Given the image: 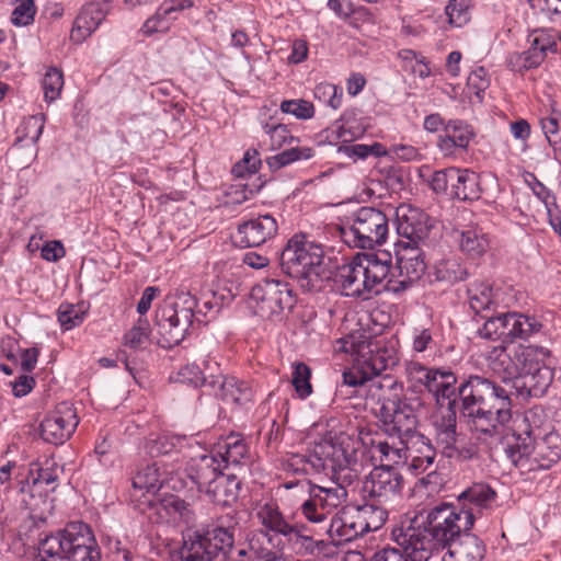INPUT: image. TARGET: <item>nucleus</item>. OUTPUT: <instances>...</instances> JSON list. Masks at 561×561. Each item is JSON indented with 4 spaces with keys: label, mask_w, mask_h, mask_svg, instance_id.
Wrapping results in <instances>:
<instances>
[{
    "label": "nucleus",
    "mask_w": 561,
    "mask_h": 561,
    "mask_svg": "<svg viewBox=\"0 0 561 561\" xmlns=\"http://www.w3.org/2000/svg\"><path fill=\"white\" fill-rule=\"evenodd\" d=\"M284 538L289 543H293L294 546L299 545L307 551H312L316 543L311 535L305 534L304 527H299L296 525H291L290 533L286 534Z\"/></svg>",
    "instance_id": "nucleus-63"
},
{
    "label": "nucleus",
    "mask_w": 561,
    "mask_h": 561,
    "mask_svg": "<svg viewBox=\"0 0 561 561\" xmlns=\"http://www.w3.org/2000/svg\"><path fill=\"white\" fill-rule=\"evenodd\" d=\"M213 308L209 300L198 306L197 299L184 288L168 295L156 310L154 323L160 335V345L170 348L180 344L193 323L195 312L206 316Z\"/></svg>",
    "instance_id": "nucleus-6"
},
{
    "label": "nucleus",
    "mask_w": 561,
    "mask_h": 561,
    "mask_svg": "<svg viewBox=\"0 0 561 561\" xmlns=\"http://www.w3.org/2000/svg\"><path fill=\"white\" fill-rule=\"evenodd\" d=\"M216 463V456L192 459L188 477L215 504L231 506L238 500L240 481L234 472L226 474Z\"/></svg>",
    "instance_id": "nucleus-10"
},
{
    "label": "nucleus",
    "mask_w": 561,
    "mask_h": 561,
    "mask_svg": "<svg viewBox=\"0 0 561 561\" xmlns=\"http://www.w3.org/2000/svg\"><path fill=\"white\" fill-rule=\"evenodd\" d=\"M174 380L182 383H188L194 387L204 386L206 383L209 385L210 381L205 376L204 371L195 364H186L182 366Z\"/></svg>",
    "instance_id": "nucleus-53"
},
{
    "label": "nucleus",
    "mask_w": 561,
    "mask_h": 561,
    "mask_svg": "<svg viewBox=\"0 0 561 561\" xmlns=\"http://www.w3.org/2000/svg\"><path fill=\"white\" fill-rule=\"evenodd\" d=\"M108 8L107 1L85 4L75 20L71 38L76 42H82L90 36L105 19Z\"/></svg>",
    "instance_id": "nucleus-24"
},
{
    "label": "nucleus",
    "mask_w": 561,
    "mask_h": 561,
    "mask_svg": "<svg viewBox=\"0 0 561 561\" xmlns=\"http://www.w3.org/2000/svg\"><path fill=\"white\" fill-rule=\"evenodd\" d=\"M264 129L266 134L270 135L272 150L279 149L285 144H291L293 141L296 140L295 137L290 135V131L288 130L286 125L278 124L270 126L268 124H266L264 126Z\"/></svg>",
    "instance_id": "nucleus-58"
},
{
    "label": "nucleus",
    "mask_w": 561,
    "mask_h": 561,
    "mask_svg": "<svg viewBox=\"0 0 561 561\" xmlns=\"http://www.w3.org/2000/svg\"><path fill=\"white\" fill-rule=\"evenodd\" d=\"M482 328L478 330V334L482 339L497 341L502 340L504 343L511 342L510 333V312L502 313L497 317H486Z\"/></svg>",
    "instance_id": "nucleus-37"
},
{
    "label": "nucleus",
    "mask_w": 561,
    "mask_h": 561,
    "mask_svg": "<svg viewBox=\"0 0 561 561\" xmlns=\"http://www.w3.org/2000/svg\"><path fill=\"white\" fill-rule=\"evenodd\" d=\"M234 543V529L213 527L188 530L180 548L181 561H227L226 556Z\"/></svg>",
    "instance_id": "nucleus-12"
},
{
    "label": "nucleus",
    "mask_w": 561,
    "mask_h": 561,
    "mask_svg": "<svg viewBox=\"0 0 561 561\" xmlns=\"http://www.w3.org/2000/svg\"><path fill=\"white\" fill-rule=\"evenodd\" d=\"M209 386H218V394L226 402L242 405L250 402L253 398L252 388L245 381L234 377H217L215 379L214 376H210Z\"/></svg>",
    "instance_id": "nucleus-28"
},
{
    "label": "nucleus",
    "mask_w": 561,
    "mask_h": 561,
    "mask_svg": "<svg viewBox=\"0 0 561 561\" xmlns=\"http://www.w3.org/2000/svg\"><path fill=\"white\" fill-rule=\"evenodd\" d=\"M445 13L450 25L461 27L470 20L469 0H449Z\"/></svg>",
    "instance_id": "nucleus-50"
},
{
    "label": "nucleus",
    "mask_w": 561,
    "mask_h": 561,
    "mask_svg": "<svg viewBox=\"0 0 561 561\" xmlns=\"http://www.w3.org/2000/svg\"><path fill=\"white\" fill-rule=\"evenodd\" d=\"M516 347H495L489 356L490 368L499 374L505 382L510 380L514 382L518 371H520L522 363H518L513 354Z\"/></svg>",
    "instance_id": "nucleus-30"
},
{
    "label": "nucleus",
    "mask_w": 561,
    "mask_h": 561,
    "mask_svg": "<svg viewBox=\"0 0 561 561\" xmlns=\"http://www.w3.org/2000/svg\"><path fill=\"white\" fill-rule=\"evenodd\" d=\"M333 482H335V488H324L317 484L310 485L309 489V499L317 504L320 511L325 512V514L332 518L331 515L339 505H341L346 496L347 491L346 488L352 485L353 483H343L337 480L335 477H330Z\"/></svg>",
    "instance_id": "nucleus-26"
},
{
    "label": "nucleus",
    "mask_w": 561,
    "mask_h": 561,
    "mask_svg": "<svg viewBox=\"0 0 561 561\" xmlns=\"http://www.w3.org/2000/svg\"><path fill=\"white\" fill-rule=\"evenodd\" d=\"M559 39V33L552 28H537L529 33L528 42L530 46L528 49L538 67L545 61L549 53L557 54L560 51Z\"/></svg>",
    "instance_id": "nucleus-29"
},
{
    "label": "nucleus",
    "mask_w": 561,
    "mask_h": 561,
    "mask_svg": "<svg viewBox=\"0 0 561 561\" xmlns=\"http://www.w3.org/2000/svg\"><path fill=\"white\" fill-rule=\"evenodd\" d=\"M474 129L461 119H449L437 138V148L445 158H458L467 152Z\"/></svg>",
    "instance_id": "nucleus-18"
},
{
    "label": "nucleus",
    "mask_w": 561,
    "mask_h": 561,
    "mask_svg": "<svg viewBox=\"0 0 561 561\" xmlns=\"http://www.w3.org/2000/svg\"><path fill=\"white\" fill-rule=\"evenodd\" d=\"M412 442L401 443L399 446L389 444L387 440H379L373 444L374 457L376 454L379 455V460L388 461L392 463H399L403 460H408V451H410V444Z\"/></svg>",
    "instance_id": "nucleus-43"
},
{
    "label": "nucleus",
    "mask_w": 561,
    "mask_h": 561,
    "mask_svg": "<svg viewBox=\"0 0 561 561\" xmlns=\"http://www.w3.org/2000/svg\"><path fill=\"white\" fill-rule=\"evenodd\" d=\"M350 227L343 229L345 241L355 248L373 249L386 242L389 232L387 216L375 207H360L348 218Z\"/></svg>",
    "instance_id": "nucleus-13"
},
{
    "label": "nucleus",
    "mask_w": 561,
    "mask_h": 561,
    "mask_svg": "<svg viewBox=\"0 0 561 561\" xmlns=\"http://www.w3.org/2000/svg\"><path fill=\"white\" fill-rule=\"evenodd\" d=\"M511 436L507 434V424L502 439H505L504 453L507 459L522 473L549 469L561 459V434L550 432L543 437L534 438L528 428V416H524Z\"/></svg>",
    "instance_id": "nucleus-5"
},
{
    "label": "nucleus",
    "mask_w": 561,
    "mask_h": 561,
    "mask_svg": "<svg viewBox=\"0 0 561 561\" xmlns=\"http://www.w3.org/2000/svg\"><path fill=\"white\" fill-rule=\"evenodd\" d=\"M436 451L431 445L430 439L423 435V440H414L410 444L408 459L410 458L409 468L415 474L426 472L433 467Z\"/></svg>",
    "instance_id": "nucleus-34"
},
{
    "label": "nucleus",
    "mask_w": 561,
    "mask_h": 561,
    "mask_svg": "<svg viewBox=\"0 0 561 561\" xmlns=\"http://www.w3.org/2000/svg\"><path fill=\"white\" fill-rule=\"evenodd\" d=\"M208 456H216V466H219V469L224 463V468L241 471L250 463L247 442L239 434L233 433L220 439Z\"/></svg>",
    "instance_id": "nucleus-21"
},
{
    "label": "nucleus",
    "mask_w": 561,
    "mask_h": 561,
    "mask_svg": "<svg viewBox=\"0 0 561 561\" xmlns=\"http://www.w3.org/2000/svg\"><path fill=\"white\" fill-rule=\"evenodd\" d=\"M457 241L460 250L471 257L482 256L490 248V239L483 228L467 227L458 232Z\"/></svg>",
    "instance_id": "nucleus-31"
},
{
    "label": "nucleus",
    "mask_w": 561,
    "mask_h": 561,
    "mask_svg": "<svg viewBox=\"0 0 561 561\" xmlns=\"http://www.w3.org/2000/svg\"><path fill=\"white\" fill-rule=\"evenodd\" d=\"M467 294L469 307L477 314L489 310L494 304L493 288L486 283L471 284L467 289Z\"/></svg>",
    "instance_id": "nucleus-40"
},
{
    "label": "nucleus",
    "mask_w": 561,
    "mask_h": 561,
    "mask_svg": "<svg viewBox=\"0 0 561 561\" xmlns=\"http://www.w3.org/2000/svg\"><path fill=\"white\" fill-rule=\"evenodd\" d=\"M391 260L388 254L379 256L375 253H358L353 260L337 268L335 283L347 297L369 298L371 293L378 294L383 280L388 277Z\"/></svg>",
    "instance_id": "nucleus-9"
},
{
    "label": "nucleus",
    "mask_w": 561,
    "mask_h": 561,
    "mask_svg": "<svg viewBox=\"0 0 561 561\" xmlns=\"http://www.w3.org/2000/svg\"><path fill=\"white\" fill-rule=\"evenodd\" d=\"M256 517L264 528L262 531L267 533V535L273 533L285 537L291 530V524L285 519L278 506L273 502L261 505L256 512Z\"/></svg>",
    "instance_id": "nucleus-32"
},
{
    "label": "nucleus",
    "mask_w": 561,
    "mask_h": 561,
    "mask_svg": "<svg viewBox=\"0 0 561 561\" xmlns=\"http://www.w3.org/2000/svg\"><path fill=\"white\" fill-rule=\"evenodd\" d=\"M358 518L359 516L355 507L345 511L340 517H332L328 529L330 536H336L341 541H351L359 536H364L363 526H357Z\"/></svg>",
    "instance_id": "nucleus-33"
},
{
    "label": "nucleus",
    "mask_w": 561,
    "mask_h": 561,
    "mask_svg": "<svg viewBox=\"0 0 561 561\" xmlns=\"http://www.w3.org/2000/svg\"><path fill=\"white\" fill-rule=\"evenodd\" d=\"M407 370L411 379L415 380V382H419L426 387V389H428L433 381V378H436L438 369L427 368L420 363L413 362L409 364Z\"/></svg>",
    "instance_id": "nucleus-60"
},
{
    "label": "nucleus",
    "mask_w": 561,
    "mask_h": 561,
    "mask_svg": "<svg viewBox=\"0 0 561 561\" xmlns=\"http://www.w3.org/2000/svg\"><path fill=\"white\" fill-rule=\"evenodd\" d=\"M367 399L376 403L374 414L389 437L398 438L401 443L423 440V435L417 432L416 415L422 407L421 399L407 397L403 385L394 377L387 375L371 380Z\"/></svg>",
    "instance_id": "nucleus-3"
},
{
    "label": "nucleus",
    "mask_w": 561,
    "mask_h": 561,
    "mask_svg": "<svg viewBox=\"0 0 561 561\" xmlns=\"http://www.w3.org/2000/svg\"><path fill=\"white\" fill-rule=\"evenodd\" d=\"M251 298L255 301L256 312L266 318L291 310L296 304L290 285L275 277H265L254 285Z\"/></svg>",
    "instance_id": "nucleus-14"
},
{
    "label": "nucleus",
    "mask_w": 561,
    "mask_h": 561,
    "mask_svg": "<svg viewBox=\"0 0 561 561\" xmlns=\"http://www.w3.org/2000/svg\"><path fill=\"white\" fill-rule=\"evenodd\" d=\"M277 231L276 218L265 214L240 224L237 233L242 247H259L272 240Z\"/></svg>",
    "instance_id": "nucleus-23"
},
{
    "label": "nucleus",
    "mask_w": 561,
    "mask_h": 561,
    "mask_svg": "<svg viewBox=\"0 0 561 561\" xmlns=\"http://www.w3.org/2000/svg\"><path fill=\"white\" fill-rule=\"evenodd\" d=\"M398 265L401 275L407 276V280H388L386 289L388 291L400 293L405 290L413 282L420 279L426 271L424 253L422 248L402 247L398 253Z\"/></svg>",
    "instance_id": "nucleus-22"
},
{
    "label": "nucleus",
    "mask_w": 561,
    "mask_h": 561,
    "mask_svg": "<svg viewBox=\"0 0 561 561\" xmlns=\"http://www.w3.org/2000/svg\"><path fill=\"white\" fill-rule=\"evenodd\" d=\"M371 561H413V559L409 551L398 546L382 548L374 554Z\"/></svg>",
    "instance_id": "nucleus-64"
},
{
    "label": "nucleus",
    "mask_w": 561,
    "mask_h": 561,
    "mask_svg": "<svg viewBox=\"0 0 561 561\" xmlns=\"http://www.w3.org/2000/svg\"><path fill=\"white\" fill-rule=\"evenodd\" d=\"M162 485L161 473L158 465H147L140 469L133 478V486L136 490L147 493L157 492Z\"/></svg>",
    "instance_id": "nucleus-44"
},
{
    "label": "nucleus",
    "mask_w": 561,
    "mask_h": 561,
    "mask_svg": "<svg viewBox=\"0 0 561 561\" xmlns=\"http://www.w3.org/2000/svg\"><path fill=\"white\" fill-rule=\"evenodd\" d=\"M514 356L522 363L514 388L522 397H542L553 380V369L546 364L549 351L534 345H517Z\"/></svg>",
    "instance_id": "nucleus-11"
},
{
    "label": "nucleus",
    "mask_w": 561,
    "mask_h": 561,
    "mask_svg": "<svg viewBox=\"0 0 561 561\" xmlns=\"http://www.w3.org/2000/svg\"><path fill=\"white\" fill-rule=\"evenodd\" d=\"M316 95L324 99L330 107L337 110L342 105L343 90L332 83H320L316 88Z\"/></svg>",
    "instance_id": "nucleus-57"
},
{
    "label": "nucleus",
    "mask_w": 561,
    "mask_h": 561,
    "mask_svg": "<svg viewBox=\"0 0 561 561\" xmlns=\"http://www.w3.org/2000/svg\"><path fill=\"white\" fill-rule=\"evenodd\" d=\"M496 492L488 484L474 483L458 495V508H471L476 518L495 502Z\"/></svg>",
    "instance_id": "nucleus-27"
},
{
    "label": "nucleus",
    "mask_w": 561,
    "mask_h": 561,
    "mask_svg": "<svg viewBox=\"0 0 561 561\" xmlns=\"http://www.w3.org/2000/svg\"><path fill=\"white\" fill-rule=\"evenodd\" d=\"M162 507L173 520L191 524L195 520V514L190 503L179 496L171 495L162 500Z\"/></svg>",
    "instance_id": "nucleus-45"
},
{
    "label": "nucleus",
    "mask_w": 561,
    "mask_h": 561,
    "mask_svg": "<svg viewBox=\"0 0 561 561\" xmlns=\"http://www.w3.org/2000/svg\"><path fill=\"white\" fill-rule=\"evenodd\" d=\"M510 319L511 342L526 340L542 329V323L536 317L510 312Z\"/></svg>",
    "instance_id": "nucleus-38"
},
{
    "label": "nucleus",
    "mask_w": 561,
    "mask_h": 561,
    "mask_svg": "<svg viewBox=\"0 0 561 561\" xmlns=\"http://www.w3.org/2000/svg\"><path fill=\"white\" fill-rule=\"evenodd\" d=\"M506 64L512 71L520 73L530 69L538 68L529 49L522 53L514 51L510 54L507 56Z\"/></svg>",
    "instance_id": "nucleus-56"
},
{
    "label": "nucleus",
    "mask_w": 561,
    "mask_h": 561,
    "mask_svg": "<svg viewBox=\"0 0 561 561\" xmlns=\"http://www.w3.org/2000/svg\"><path fill=\"white\" fill-rule=\"evenodd\" d=\"M150 324L147 319L139 318L136 324L125 333L124 343L126 346L138 350L142 348L149 341Z\"/></svg>",
    "instance_id": "nucleus-48"
},
{
    "label": "nucleus",
    "mask_w": 561,
    "mask_h": 561,
    "mask_svg": "<svg viewBox=\"0 0 561 561\" xmlns=\"http://www.w3.org/2000/svg\"><path fill=\"white\" fill-rule=\"evenodd\" d=\"M313 156L311 148H290L273 157L267 158L266 162L272 170H279L295 161L308 160Z\"/></svg>",
    "instance_id": "nucleus-46"
},
{
    "label": "nucleus",
    "mask_w": 561,
    "mask_h": 561,
    "mask_svg": "<svg viewBox=\"0 0 561 561\" xmlns=\"http://www.w3.org/2000/svg\"><path fill=\"white\" fill-rule=\"evenodd\" d=\"M474 520L471 508L440 503L394 527L391 537L397 546L409 551L413 561H448L442 553L463 531L471 530Z\"/></svg>",
    "instance_id": "nucleus-2"
},
{
    "label": "nucleus",
    "mask_w": 561,
    "mask_h": 561,
    "mask_svg": "<svg viewBox=\"0 0 561 561\" xmlns=\"http://www.w3.org/2000/svg\"><path fill=\"white\" fill-rule=\"evenodd\" d=\"M347 157H355L357 159H366L369 156L382 157L387 153L385 147L379 142L371 145L356 144L351 146H343L339 148Z\"/></svg>",
    "instance_id": "nucleus-52"
},
{
    "label": "nucleus",
    "mask_w": 561,
    "mask_h": 561,
    "mask_svg": "<svg viewBox=\"0 0 561 561\" xmlns=\"http://www.w3.org/2000/svg\"><path fill=\"white\" fill-rule=\"evenodd\" d=\"M64 561H101V550L91 527L82 522L72 523L68 535Z\"/></svg>",
    "instance_id": "nucleus-19"
},
{
    "label": "nucleus",
    "mask_w": 561,
    "mask_h": 561,
    "mask_svg": "<svg viewBox=\"0 0 561 561\" xmlns=\"http://www.w3.org/2000/svg\"><path fill=\"white\" fill-rule=\"evenodd\" d=\"M264 540H267L279 550L283 549V541L280 539H277L274 543V536L267 535V533L260 531L259 534H253L249 538V548L259 559L262 561H282L285 559L283 554L264 547Z\"/></svg>",
    "instance_id": "nucleus-41"
},
{
    "label": "nucleus",
    "mask_w": 561,
    "mask_h": 561,
    "mask_svg": "<svg viewBox=\"0 0 561 561\" xmlns=\"http://www.w3.org/2000/svg\"><path fill=\"white\" fill-rule=\"evenodd\" d=\"M484 554L483 541L470 530H466L442 553V557H446L448 561H482Z\"/></svg>",
    "instance_id": "nucleus-25"
},
{
    "label": "nucleus",
    "mask_w": 561,
    "mask_h": 561,
    "mask_svg": "<svg viewBox=\"0 0 561 561\" xmlns=\"http://www.w3.org/2000/svg\"><path fill=\"white\" fill-rule=\"evenodd\" d=\"M78 424L79 417L73 404L62 401L41 422L39 435L48 444L62 445L70 439Z\"/></svg>",
    "instance_id": "nucleus-15"
},
{
    "label": "nucleus",
    "mask_w": 561,
    "mask_h": 561,
    "mask_svg": "<svg viewBox=\"0 0 561 561\" xmlns=\"http://www.w3.org/2000/svg\"><path fill=\"white\" fill-rule=\"evenodd\" d=\"M460 179L457 186V199L477 201L481 196L480 176L469 169H460Z\"/></svg>",
    "instance_id": "nucleus-42"
},
{
    "label": "nucleus",
    "mask_w": 561,
    "mask_h": 561,
    "mask_svg": "<svg viewBox=\"0 0 561 561\" xmlns=\"http://www.w3.org/2000/svg\"><path fill=\"white\" fill-rule=\"evenodd\" d=\"M403 478L391 466L385 465L376 467L363 483V490L370 497L380 502H386L402 489Z\"/></svg>",
    "instance_id": "nucleus-20"
},
{
    "label": "nucleus",
    "mask_w": 561,
    "mask_h": 561,
    "mask_svg": "<svg viewBox=\"0 0 561 561\" xmlns=\"http://www.w3.org/2000/svg\"><path fill=\"white\" fill-rule=\"evenodd\" d=\"M45 126V115L37 114L28 116L23 121L21 126L18 128V141H22L23 139H30L33 145H35Z\"/></svg>",
    "instance_id": "nucleus-47"
},
{
    "label": "nucleus",
    "mask_w": 561,
    "mask_h": 561,
    "mask_svg": "<svg viewBox=\"0 0 561 561\" xmlns=\"http://www.w3.org/2000/svg\"><path fill=\"white\" fill-rule=\"evenodd\" d=\"M280 270L295 278L305 290H318L321 283L331 277L324 263L323 249L305 236H294L288 240L279 256Z\"/></svg>",
    "instance_id": "nucleus-7"
},
{
    "label": "nucleus",
    "mask_w": 561,
    "mask_h": 561,
    "mask_svg": "<svg viewBox=\"0 0 561 561\" xmlns=\"http://www.w3.org/2000/svg\"><path fill=\"white\" fill-rule=\"evenodd\" d=\"M355 510L359 516L357 526H363L365 534L378 530L388 518L387 510L375 504H364Z\"/></svg>",
    "instance_id": "nucleus-39"
},
{
    "label": "nucleus",
    "mask_w": 561,
    "mask_h": 561,
    "mask_svg": "<svg viewBox=\"0 0 561 561\" xmlns=\"http://www.w3.org/2000/svg\"><path fill=\"white\" fill-rule=\"evenodd\" d=\"M435 444L447 458L466 457L469 453L462 447V436L457 431V409H448L446 414L434 422Z\"/></svg>",
    "instance_id": "nucleus-17"
},
{
    "label": "nucleus",
    "mask_w": 561,
    "mask_h": 561,
    "mask_svg": "<svg viewBox=\"0 0 561 561\" xmlns=\"http://www.w3.org/2000/svg\"><path fill=\"white\" fill-rule=\"evenodd\" d=\"M407 370L411 379L415 380V382H419L426 387V389H428L433 381V378H436L438 369L427 368L420 363L413 362L409 364Z\"/></svg>",
    "instance_id": "nucleus-61"
},
{
    "label": "nucleus",
    "mask_w": 561,
    "mask_h": 561,
    "mask_svg": "<svg viewBox=\"0 0 561 561\" xmlns=\"http://www.w3.org/2000/svg\"><path fill=\"white\" fill-rule=\"evenodd\" d=\"M356 445V440L341 434L330 442L317 445L309 455H291L286 462V469L305 476L324 473L343 483H354L360 467Z\"/></svg>",
    "instance_id": "nucleus-4"
},
{
    "label": "nucleus",
    "mask_w": 561,
    "mask_h": 561,
    "mask_svg": "<svg viewBox=\"0 0 561 561\" xmlns=\"http://www.w3.org/2000/svg\"><path fill=\"white\" fill-rule=\"evenodd\" d=\"M432 228L426 214L416 208L409 209L407 214L398 217L397 231L401 238L399 245L415 248L428 245Z\"/></svg>",
    "instance_id": "nucleus-16"
},
{
    "label": "nucleus",
    "mask_w": 561,
    "mask_h": 561,
    "mask_svg": "<svg viewBox=\"0 0 561 561\" xmlns=\"http://www.w3.org/2000/svg\"><path fill=\"white\" fill-rule=\"evenodd\" d=\"M311 370L309 366L304 363H297L294 365L291 383L297 394L305 399L312 392V386L310 383Z\"/></svg>",
    "instance_id": "nucleus-49"
},
{
    "label": "nucleus",
    "mask_w": 561,
    "mask_h": 561,
    "mask_svg": "<svg viewBox=\"0 0 561 561\" xmlns=\"http://www.w3.org/2000/svg\"><path fill=\"white\" fill-rule=\"evenodd\" d=\"M407 370L411 379L415 380V382H419L426 387V389H428L433 381V378H436L438 369L427 368L420 363L413 362L409 364Z\"/></svg>",
    "instance_id": "nucleus-62"
},
{
    "label": "nucleus",
    "mask_w": 561,
    "mask_h": 561,
    "mask_svg": "<svg viewBox=\"0 0 561 561\" xmlns=\"http://www.w3.org/2000/svg\"><path fill=\"white\" fill-rule=\"evenodd\" d=\"M283 113L291 114L299 119L311 118L314 114V107L312 103L306 100H286L280 104Z\"/></svg>",
    "instance_id": "nucleus-55"
},
{
    "label": "nucleus",
    "mask_w": 561,
    "mask_h": 561,
    "mask_svg": "<svg viewBox=\"0 0 561 561\" xmlns=\"http://www.w3.org/2000/svg\"><path fill=\"white\" fill-rule=\"evenodd\" d=\"M457 377L450 370L438 369L428 392L448 409H459L479 442L493 446L503 437L512 420L508 391L489 378L471 375L457 388Z\"/></svg>",
    "instance_id": "nucleus-1"
},
{
    "label": "nucleus",
    "mask_w": 561,
    "mask_h": 561,
    "mask_svg": "<svg viewBox=\"0 0 561 561\" xmlns=\"http://www.w3.org/2000/svg\"><path fill=\"white\" fill-rule=\"evenodd\" d=\"M345 342L344 350L354 358L353 367L343 373V383L351 387H363L369 396L371 380L383 377L382 373L398 363L393 347H389L381 340H363L358 343ZM388 374H385L387 376Z\"/></svg>",
    "instance_id": "nucleus-8"
},
{
    "label": "nucleus",
    "mask_w": 561,
    "mask_h": 561,
    "mask_svg": "<svg viewBox=\"0 0 561 561\" xmlns=\"http://www.w3.org/2000/svg\"><path fill=\"white\" fill-rule=\"evenodd\" d=\"M84 313L77 310L73 305H60L58 321L64 330H70L83 321Z\"/></svg>",
    "instance_id": "nucleus-59"
},
{
    "label": "nucleus",
    "mask_w": 561,
    "mask_h": 561,
    "mask_svg": "<svg viewBox=\"0 0 561 561\" xmlns=\"http://www.w3.org/2000/svg\"><path fill=\"white\" fill-rule=\"evenodd\" d=\"M72 531V523H69L64 529L59 530L56 535L46 536L41 540L38 551L45 553L51 561H64L68 540Z\"/></svg>",
    "instance_id": "nucleus-36"
},
{
    "label": "nucleus",
    "mask_w": 561,
    "mask_h": 561,
    "mask_svg": "<svg viewBox=\"0 0 561 561\" xmlns=\"http://www.w3.org/2000/svg\"><path fill=\"white\" fill-rule=\"evenodd\" d=\"M36 13L34 0H20L11 15V22L16 26H26L33 23Z\"/></svg>",
    "instance_id": "nucleus-54"
},
{
    "label": "nucleus",
    "mask_w": 561,
    "mask_h": 561,
    "mask_svg": "<svg viewBox=\"0 0 561 561\" xmlns=\"http://www.w3.org/2000/svg\"><path fill=\"white\" fill-rule=\"evenodd\" d=\"M64 87V76L57 68H49L43 79L44 96L47 102L57 100Z\"/></svg>",
    "instance_id": "nucleus-51"
},
{
    "label": "nucleus",
    "mask_w": 561,
    "mask_h": 561,
    "mask_svg": "<svg viewBox=\"0 0 561 561\" xmlns=\"http://www.w3.org/2000/svg\"><path fill=\"white\" fill-rule=\"evenodd\" d=\"M431 275L436 282L453 285L457 282L465 280L469 272L467 267L460 263L459 259L447 257L434 264Z\"/></svg>",
    "instance_id": "nucleus-35"
}]
</instances>
